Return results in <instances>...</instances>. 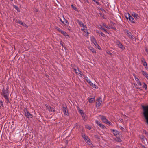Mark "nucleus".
I'll return each instance as SVG.
<instances>
[{
	"instance_id": "f257e3e1",
	"label": "nucleus",
	"mask_w": 148,
	"mask_h": 148,
	"mask_svg": "<svg viewBox=\"0 0 148 148\" xmlns=\"http://www.w3.org/2000/svg\"><path fill=\"white\" fill-rule=\"evenodd\" d=\"M143 108V114L145 120V122L148 125V105H142Z\"/></svg>"
},
{
	"instance_id": "f03ea898",
	"label": "nucleus",
	"mask_w": 148,
	"mask_h": 148,
	"mask_svg": "<svg viewBox=\"0 0 148 148\" xmlns=\"http://www.w3.org/2000/svg\"><path fill=\"white\" fill-rule=\"evenodd\" d=\"M61 107L62 108V110L63 112L64 115L66 116H68L69 113L66 105L65 104H62V105Z\"/></svg>"
},
{
	"instance_id": "7ed1b4c3",
	"label": "nucleus",
	"mask_w": 148,
	"mask_h": 148,
	"mask_svg": "<svg viewBox=\"0 0 148 148\" xmlns=\"http://www.w3.org/2000/svg\"><path fill=\"white\" fill-rule=\"evenodd\" d=\"M2 92L1 93V95L4 97L5 98V96L8 97L9 94L8 89H7L6 90L5 88H3L2 90Z\"/></svg>"
},
{
	"instance_id": "20e7f679",
	"label": "nucleus",
	"mask_w": 148,
	"mask_h": 148,
	"mask_svg": "<svg viewBox=\"0 0 148 148\" xmlns=\"http://www.w3.org/2000/svg\"><path fill=\"white\" fill-rule=\"evenodd\" d=\"M24 112L25 116L28 118H32V115L29 113V112L27 110V109L26 108L24 110Z\"/></svg>"
},
{
	"instance_id": "39448f33",
	"label": "nucleus",
	"mask_w": 148,
	"mask_h": 148,
	"mask_svg": "<svg viewBox=\"0 0 148 148\" xmlns=\"http://www.w3.org/2000/svg\"><path fill=\"white\" fill-rule=\"evenodd\" d=\"M45 106L49 111L53 112L55 111L53 107H51L49 105L47 104H45Z\"/></svg>"
},
{
	"instance_id": "423d86ee",
	"label": "nucleus",
	"mask_w": 148,
	"mask_h": 148,
	"mask_svg": "<svg viewBox=\"0 0 148 148\" xmlns=\"http://www.w3.org/2000/svg\"><path fill=\"white\" fill-rule=\"evenodd\" d=\"M102 102L101 98L99 97L97 100H96V106H97L99 107Z\"/></svg>"
},
{
	"instance_id": "0eeeda50",
	"label": "nucleus",
	"mask_w": 148,
	"mask_h": 148,
	"mask_svg": "<svg viewBox=\"0 0 148 148\" xmlns=\"http://www.w3.org/2000/svg\"><path fill=\"white\" fill-rule=\"evenodd\" d=\"M99 116L101 117V119L102 121L105 123H107V122L108 121V120L106 118L105 116L102 115H100Z\"/></svg>"
},
{
	"instance_id": "6e6552de",
	"label": "nucleus",
	"mask_w": 148,
	"mask_h": 148,
	"mask_svg": "<svg viewBox=\"0 0 148 148\" xmlns=\"http://www.w3.org/2000/svg\"><path fill=\"white\" fill-rule=\"evenodd\" d=\"M82 136L85 141L88 142L90 140L88 137L85 134L82 133Z\"/></svg>"
},
{
	"instance_id": "1a4fd4ad",
	"label": "nucleus",
	"mask_w": 148,
	"mask_h": 148,
	"mask_svg": "<svg viewBox=\"0 0 148 148\" xmlns=\"http://www.w3.org/2000/svg\"><path fill=\"white\" fill-rule=\"evenodd\" d=\"M91 41L96 46H99L97 42L96 39L94 37H93L92 38Z\"/></svg>"
},
{
	"instance_id": "9d476101",
	"label": "nucleus",
	"mask_w": 148,
	"mask_h": 148,
	"mask_svg": "<svg viewBox=\"0 0 148 148\" xmlns=\"http://www.w3.org/2000/svg\"><path fill=\"white\" fill-rule=\"evenodd\" d=\"M96 123L99 125L100 127L102 128L103 129H104V128H106V127L103 125L100 122H99V121H96Z\"/></svg>"
},
{
	"instance_id": "9b49d317",
	"label": "nucleus",
	"mask_w": 148,
	"mask_h": 148,
	"mask_svg": "<svg viewBox=\"0 0 148 148\" xmlns=\"http://www.w3.org/2000/svg\"><path fill=\"white\" fill-rule=\"evenodd\" d=\"M128 18L130 21L132 23H135V21L133 18L129 14H128Z\"/></svg>"
},
{
	"instance_id": "f8f14e48",
	"label": "nucleus",
	"mask_w": 148,
	"mask_h": 148,
	"mask_svg": "<svg viewBox=\"0 0 148 148\" xmlns=\"http://www.w3.org/2000/svg\"><path fill=\"white\" fill-rule=\"evenodd\" d=\"M63 23H62L63 24L66 25V26H68L69 25V23L68 21L67 20H66L64 18V16H63Z\"/></svg>"
},
{
	"instance_id": "ddd939ff",
	"label": "nucleus",
	"mask_w": 148,
	"mask_h": 148,
	"mask_svg": "<svg viewBox=\"0 0 148 148\" xmlns=\"http://www.w3.org/2000/svg\"><path fill=\"white\" fill-rule=\"evenodd\" d=\"M141 61L143 63V66H147V63L146 62L144 58L143 57L141 58Z\"/></svg>"
},
{
	"instance_id": "4468645a",
	"label": "nucleus",
	"mask_w": 148,
	"mask_h": 148,
	"mask_svg": "<svg viewBox=\"0 0 148 148\" xmlns=\"http://www.w3.org/2000/svg\"><path fill=\"white\" fill-rule=\"evenodd\" d=\"M134 75L135 76L134 77L135 78V79L136 81L137 82V83L140 86H141L142 85V84L141 83L140 81L139 80V79H138V78L136 77V76H135V75Z\"/></svg>"
},
{
	"instance_id": "2eb2a0df",
	"label": "nucleus",
	"mask_w": 148,
	"mask_h": 148,
	"mask_svg": "<svg viewBox=\"0 0 148 148\" xmlns=\"http://www.w3.org/2000/svg\"><path fill=\"white\" fill-rule=\"evenodd\" d=\"M141 72L142 73L143 75L147 79L148 78V74L146 72L144 71L143 70H142Z\"/></svg>"
},
{
	"instance_id": "dca6fc26",
	"label": "nucleus",
	"mask_w": 148,
	"mask_h": 148,
	"mask_svg": "<svg viewBox=\"0 0 148 148\" xmlns=\"http://www.w3.org/2000/svg\"><path fill=\"white\" fill-rule=\"evenodd\" d=\"M95 97L89 98L88 99V101L89 103H92L93 102L95 101Z\"/></svg>"
},
{
	"instance_id": "f3484780",
	"label": "nucleus",
	"mask_w": 148,
	"mask_h": 148,
	"mask_svg": "<svg viewBox=\"0 0 148 148\" xmlns=\"http://www.w3.org/2000/svg\"><path fill=\"white\" fill-rule=\"evenodd\" d=\"M132 15L136 19H138L139 18L138 15L136 13H134V14H132Z\"/></svg>"
},
{
	"instance_id": "a211bd4d",
	"label": "nucleus",
	"mask_w": 148,
	"mask_h": 148,
	"mask_svg": "<svg viewBox=\"0 0 148 148\" xmlns=\"http://www.w3.org/2000/svg\"><path fill=\"white\" fill-rule=\"evenodd\" d=\"M140 138L141 139L143 143H145V137L143 135H141L140 137Z\"/></svg>"
},
{
	"instance_id": "6ab92c4d",
	"label": "nucleus",
	"mask_w": 148,
	"mask_h": 148,
	"mask_svg": "<svg viewBox=\"0 0 148 148\" xmlns=\"http://www.w3.org/2000/svg\"><path fill=\"white\" fill-rule=\"evenodd\" d=\"M88 49H89L93 53H94L96 52L95 49L92 47H89Z\"/></svg>"
},
{
	"instance_id": "aec40b11",
	"label": "nucleus",
	"mask_w": 148,
	"mask_h": 148,
	"mask_svg": "<svg viewBox=\"0 0 148 148\" xmlns=\"http://www.w3.org/2000/svg\"><path fill=\"white\" fill-rule=\"evenodd\" d=\"M118 47L121 49L122 50H124L125 49V47L121 43H120L118 45Z\"/></svg>"
},
{
	"instance_id": "412c9836",
	"label": "nucleus",
	"mask_w": 148,
	"mask_h": 148,
	"mask_svg": "<svg viewBox=\"0 0 148 148\" xmlns=\"http://www.w3.org/2000/svg\"><path fill=\"white\" fill-rule=\"evenodd\" d=\"M60 32L62 34L64 35L65 36H69V35L68 34H67V33L65 32L62 30H61Z\"/></svg>"
},
{
	"instance_id": "4be33fe9",
	"label": "nucleus",
	"mask_w": 148,
	"mask_h": 148,
	"mask_svg": "<svg viewBox=\"0 0 148 148\" xmlns=\"http://www.w3.org/2000/svg\"><path fill=\"white\" fill-rule=\"evenodd\" d=\"M77 22L79 24L81 27H82L84 24L83 23L82 21H80L79 20L77 19L76 20Z\"/></svg>"
},
{
	"instance_id": "5701e85b",
	"label": "nucleus",
	"mask_w": 148,
	"mask_h": 148,
	"mask_svg": "<svg viewBox=\"0 0 148 148\" xmlns=\"http://www.w3.org/2000/svg\"><path fill=\"white\" fill-rule=\"evenodd\" d=\"M5 98H4L6 100V103L7 104H8V103H10L8 97H6V96H5Z\"/></svg>"
},
{
	"instance_id": "b1692460",
	"label": "nucleus",
	"mask_w": 148,
	"mask_h": 148,
	"mask_svg": "<svg viewBox=\"0 0 148 148\" xmlns=\"http://www.w3.org/2000/svg\"><path fill=\"white\" fill-rule=\"evenodd\" d=\"M17 23L24 26H27L25 23H23L21 21H19Z\"/></svg>"
},
{
	"instance_id": "393cba45",
	"label": "nucleus",
	"mask_w": 148,
	"mask_h": 148,
	"mask_svg": "<svg viewBox=\"0 0 148 148\" xmlns=\"http://www.w3.org/2000/svg\"><path fill=\"white\" fill-rule=\"evenodd\" d=\"M115 141H116L119 142H121V141H122V140L120 139V138H119V137H116V138L115 139Z\"/></svg>"
},
{
	"instance_id": "a878e982",
	"label": "nucleus",
	"mask_w": 148,
	"mask_h": 148,
	"mask_svg": "<svg viewBox=\"0 0 148 148\" xmlns=\"http://www.w3.org/2000/svg\"><path fill=\"white\" fill-rule=\"evenodd\" d=\"M126 33L128 34V36L130 38V37L132 35L131 33L128 30H127L126 31Z\"/></svg>"
},
{
	"instance_id": "bb28decb",
	"label": "nucleus",
	"mask_w": 148,
	"mask_h": 148,
	"mask_svg": "<svg viewBox=\"0 0 148 148\" xmlns=\"http://www.w3.org/2000/svg\"><path fill=\"white\" fill-rule=\"evenodd\" d=\"M143 87H142L144 88L145 90H147V84L144 82L143 83Z\"/></svg>"
},
{
	"instance_id": "cd10ccee",
	"label": "nucleus",
	"mask_w": 148,
	"mask_h": 148,
	"mask_svg": "<svg viewBox=\"0 0 148 148\" xmlns=\"http://www.w3.org/2000/svg\"><path fill=\"white\" fill-rule=\"evenodd\" d=\"M114 42L118 46L120 44V43H121V42H120L118 40H116L115 41H114Z\"/></svg>"
},
{
	"instance_id": "c85d7f7f",
	"label": "nucleus",
	"mask_w": 148,
	"mask_h": 148,
	"mask_svg": "<svg viewBox=\"0 0 148 148\" xmlns=\"http://www.w3.org/2000/svg\"><path fill=\"white\" fill-rule=\"evenodd\" d=\"M13 6L14 8L16 10L18 11V12H19L20 11L18 7H17V6H16L15 5H13Z\"/></svg>"
},
{
	"instance_id": "c756f323",
	"label": "nucleus",
	"mask_w": 148,
	"mask_h": 148,
	"mask_svg": "<svg viewBox=\"0 0 148 148\" xmlns=\"http://www.w3.org/2000/svg\"><path fill=\"white\" fill-rule=\"evenodd\" d=\"M90 85L92 86L93 88H96V85L95 84H93L92 82L90 84Z\"/></svg>"
},
{
	"instance_id": "7c9ffc66",
	"label": "nucleus",
	"mask_w": 148,
	"mask_h": 148,
	"mask_svg": "<svg viewBox=\"0 0 148 148\" xmlns=\"http://www.w3.org/2000/svg\"><path fill=\"white\" fill-rule=\"evenodd\" d=\"M113 133L114 134V135L115 136L119 135V132H118L116 130V131L114 132Z\"/></svg>"
},
{
	"instance_id": "2f4dec72",
	"label": "nucleus",
	"mask_w": 148,
	"mask_h": 148,
	"mask_svg": "<svg viewBox=\"0 0 148 148\" xmlns=\"http://www.w3.org/2000/svg\"><path fill=\"white\" fill-rule=\"evenodd\" d=\"M78 71V75L79 76H82V72L80 71L79 70H77Z\"/></svg>"
},
{
	"instance_id": "473e14b6",
	"label": "nucleus",
	"mask_w": 148,
	"mask_h": 148,
	"mask_svg": "<svg viewBox=\"0 0 148 148\" xmlns=\"http://www.w3.org/2000/svg\"><path fill=\"white\" fill-rule=\"evenodd\" d=\"M99 15L101 16L104 19H105L106 18H105L104 15L103 14H102L101 13H99Z\"/></svg>"
},
{
	"instance_id": "72a5a7b5",
	"label": "nucleus",
	"mask_w": 148,
	"mask_h": 148,
	"mask_svg": "<svg viewBox=\"0 0 148 148\" xmlns=\"http://www.w3.org/2000/svg\"><path fill=\"white\" fill-rule=\"evenodd\" d=\"M55 29L58 30L59 32H60L61 29L58 27L57 26H56L55 27Z\"/></svg>"
},
{
	"instance_id": "f704fd0d",
	"label": "nucleus",
	"mask_w": 148,
	"mask_h": 148,
	"mask_svg": "<svg viewBox=\"0 0 148 148\" xmlns=\"http://www.w3.org/2000/svg\"><path fill=\"white\" fill-rule=\"evenodd\" d=\"M71 7L72 8H73L74 10H75V11L77 10V9L76 7H75L73 4L71 5Z\"/></svg>"
},
{
	"instance_id": "c9c22d12",
	"label": "nucleus",
	"mask_w": 148,
	"mask_h": 148,
	"mask_svg": "<svg viewBox=\"0 0 148 148\" xmlns=\"http://www.w3.org/2000/svg\"><path fill=\"white\" fill-rule=\"evenodd\" d=\"M86 127L89 130H90L91 129V127L88 125H86Z\"/></svg>"
},
{
	"instance_id": "e433bc0d",
	"label": "nucleus",
	"mask_w": 148,
	"mask_h": 148,
	"mask_svg": "<svg viewBox=\"0 0 148 148\" xmlns=\"http://www.w3.org/2000/svg\"><path fill=\"white\" fill-rule=\"evenodd\" d=\"M100 28L102 30H103L106 33L107 32V30L104 28H103L101 26Z\"/></svg>"
},
{
	"instance_id": "4c0bfd02",
	"label": "nucleus",
	"mask_w": 148,
	"mask_h": 148,
	"mask_svg": "<svg viewBox=\"0 0 148 148\" xmlns=\"http://www.w3.org/2000/svg\"><path fill=\"white\" fill-rule=\"evenodd\" d=\"M102 25L103 26H104L106 28H107V29H109V28L108 27L107 25H106V24L105 23H103V24Z\"/></svg>"
},
{
	"instance_id": "58836bf2",
	"label": "nucleus",
	"mask_w": 148,
	"mask_h": 148,
	"mask_svg": "<svg viewBox=\"0 0 148 148\" xmlns=\"http://www.w3.org/2000/svg\"><path fill=\"white\" fill-rule=\"evenodd\" d=\"M106 124H107L109 125H112V123L109 121H108L107 123H106Z\"/></svg>"
},
{
	"instance_id": "ea45409f",
	"label": "nucleus",
	"mask_w": 148,
	"mask_h": 148,
	"mask_svg": "<svg viewBox=\"0 0 148 148\" xmlns=\"http://www.w3.org/2000/svg\"><path fill=\"white\" fill-rule=\"evenodd\" d=\"M99 34H100L101 35V36H102L103 37H105V35L104 34H103V33H102V32H100V33H99Z\"/></svg>"
},
{
	"instance_id": "a19ab883",
	"label": "nucleus",
	"mask_w": 148,
	"mask_h": 148,
	"mask_svg": "<svg viewBox=\"0 0 148 148\" xmlns=\"http://www.w3.org/2000/svg\"><path fill=\"white\" fill-rule=\"evenodd\" d=\"M81 115L82 116V117L83 119H84L85 117V114L84 113L82 114H81Z\"/></svg>"
},
{
	"instance_id": "79ce46f5",
	"label": "nucleus",
	"mask_w": 148,
	"mask_h": 148,
	"mask_svg": "<svg viewBox=\"0 0 148 148\" xmlns=\"http://www.w3.org/2000/svg\"><path fill=\"white\" fill-rule=\"evenodd\" d=\"M92 1H94V2L95 3H96L98 5H100L99 3V2H98V1H96V0H92Z\"/></svg>"
},
{
	"instance_id": "37998d69",
	"label": "nucleus",
	"mask_w": 148,
	"mask_h": 148,
	"mask_svg": "<svg viewBox=\"0 0 148 148\" xmlns=\"http://www.w3.org/2000/svg\"><path fill=\"white\" fill-rule=\"evenodd\" d=\"M85 33H87V35H88L89 33L88 32V31L87 29L85 30V31H84Z\"/></svg>"
},
{
	"instance_id": "c03bdc74",
	"label": "nucleus",
	"mask_w": 148,
	"mask_h": 148,
	"mask_svg": "<svg viewBox=\"0 0 148 148\" xmlns=\"http://www.w3.org/2000/svg\"><path fill=\"white\" fill-rule=\"evenodd\" d=\"M3 102L1 101H0V105L1 106H2L3 107Z\"/></svg>"
},
{
	"instance_id": "a18cd8bd",
	"label": "nucleus",
	"mask_w": 148,
	"mask_h": 148,
	"mask_svg": "<svg viewBox=\"0 0 148 148\" xmlns=\"http://www.w3.org/2000/svg\"><path fill=\"white\" fill-rule=\"evenodd\" d=\"M100 10L101 11H102V12H104L105 13H106V11L105 10H104V9H102V8H101L100 9Z\"/></svg>"
},
{
	"instance_id": "49530a36",
	"label": "nucleus",
	"mask_w": 148,
	"mask_h": 148,
	"mask_svg": "<svg viewBox=\"0 0 148 148\" xmlns=\"http://www.w3.org/2000/svg\"><path fill=\"white\" fill-rule=\"evenodd\" d=\"M143 132L145 133L146 135H148V133L145 130H143Z\"/></svg>"
},
{
	"instance_id": "de8ad7c7",
	"label": "nucleus",
	"mask_w": 148,
	"mask_h": 148,
	"mask_svg": "<svg viewBox=\"0 0 148 148\" xmlns=\"http://www.w3.org/2000/svg\"><path fill=\"white\" fill-rule=\"evenodd\" d=\"M87 81V82H88V83H89L90 84H91V83L92 82L90 80H87L86 79Z\"/></svg>"
},
{
	"instance_id": "09e8293b",
	"label": "nucleus",
	"mask_w": 148,
	"mask_h": 148,
	"mask_svg": "<svg viewBox=\"0 0 148 148\" xmlns=\"http://www.w3.org/2000/svg\"><path fill=\"white\" fill-rule=\"evenodd\" d=\"M95 136L97 138L99 139V137L98 136H97V135H95Z\"/></svg>"
},
{
	"instance_id": "8fccbe9b",
	"label": "nucleus",
	"mask_w": 148,
	"mask_h": 148,
	"mask_svg": "<svg viewBox=\"0 0 148 148\" xmlns=\"http://www.w3.org/2000/svg\"><path fill=\"white\" fill-rule=\"evenodd\" d=\"M82 27H83L84 28H87L86 26V25H84V24H83Z\"/></svg>"
},
{
	"instance_id": "3c124183",
	"label": "nucleus",
	"mask_w": 148,
	"mask_h": 148,
	"mask_svg": "<svg viewBox=\"0 0 148 148\" xmlns=\"http://www.w3.org/2000/svg\"><path fill=\"white\" fill-rule=\"evenodd\" d=\"M62 41H61L60 43V44L61 45H62V47H64V45H63V44L62 43Z\"/></svg>"
},
{
	"instance_id": "603ef678",
	"label": "nucleus",
	"mask_w": 148,
	"mask_h": 148,
	"mask_svg": "<svg viewBox=\"0 0 148 148\" xmlns=\"http://www.w3.org/2000/svg\"><path fill=\"white\" fill-rule=\"evenodd\" d=\"M130 38H131V39H132V40H133L134 39V38H133V36H132V35L131 36H130Z\"/></svg>"
},
{
	"instance_id": "864d4df0",
	"label": "nucleus",
	"mask_w": 148,
	"mask_h": 148,
	"mask_svg": "<svg viewBox=\"0 0 148 148\" xmlns=\"http://www.w3.org/2000/svg\"><path fill=\"white\" fill-rule=\"evenodd\" d=\"M79 112H80V113L81 114H82L83 113V111L82 110H79Z\"/></svg>"
},
{
	"instance_id": "5fc2aeb1",
	"label": "nucleus",
	"mask_w": 148,
	"mask_h": 148,
	"mask_svg": "<svg viewBox=\"0 0 148 148\" xmlns=\"http://www.w3.org/2000/svg\"><path fill=\"white\" fill-rule=\"evenodd\" d=\"M74 70H75V72L77 74L78 72H77V70L76 69H74Z\"/></svg>"
},
{
	"instance_id": "6e6d98bb",
	"label": "nucleus",
	"mask_w": 148,
	"mask_h": 148,
	"mask_svg": "<svg viewBox=\"0 0 148 148\" xmlns=\"http://www.w3.org/2000/svg\"><path fill=\"white\" fill-rule=\"evenodd\" d=\"M145 50L147 53L148 52V50L147 48H145Z\"/></svg>"
},
{
	"instance_id": "4d7b16f0",
	"label": "nucleus",
	"mask_w": 148,
	"mask_h": 148,
	"mask_svg": "<svg viewBox=\"0 0 148 148\" xmlns=\"http://www.w3.org/2000/svg\"><path fill=\"white\" fill-rule=\"evenodd\" d=\"M60 21L62 23H63V21L62 20V19L60 18H59Z\"/></svg>"
},
{
	"instance_id": "13d9d810",
	"label": "nucleus",
	"mask_w": 148,
	"mask_h": 148,
	"mask_svg": "<svg viewBox=\"0 0 148 148\" xmlns=\"http://www.w3.org/2000/svg\"><path fill=\"white\" fill-rule=\"evenodd\" d=\"M111 28L112 29L114 30H116V29L115 27H111Z\"/></svg>"
},
{
	"instance_id": "bf43d9fd",
	"label": "nucleus",
	"mask_w": 148,
	"mask_h": 148,
	"mask_svg": "<svg viewBox=\"0 0 148 148\" xmlns=\"http://www.w3.org/2000/svg\"><path fill=\"white\" fill-rule=\"evenodd\" d=\"M141 146L142 147H143V148H147V147H145V146L143 145H141Z\"/></svg>"
},
{
	"instance_id": "052dcab7",
	"label": "nucleus",
	"mask_w": 148,
	"mask_h": 148,
	"mask_svg": "<svg viewBox=\"0 0 148 148\" xmlns=\"http://www.w3.org/2000/svg\"><path fill=\"white\" fill-rule=\"evenodd\" d=\"M111 130L112 131V132H113V133L116 130H112V129H111Z\"/></svg>"
},
{
	"instance_id": "680f3d73",
	"label": "nucleus",
	"mask_w": 148,
	"mask_h": 148,
	"mask_svg": "<svg viewBox=\"0 0 148 148\" xmlns=\"http://www.w3.org/2000/svg\"><path fill=\"white\" fill-rule=\"evenodd\" d=\"M108 54L110 55H111L112 54V53H110V52H109V53H108Z\"/></svg>"
},
{
	"instance_id": "e2e57ef3",
	"label": "nucleus",
	"mask_w": 148,
	"mask_h": 148,
	"mask_svg": "<svg viewBox=\"0 0 148 148\" xmlns=\"http://www.w3.org/2000/svg\"><path fill=\"white\" fill-rule=\"evenodd\" d=\"M100 32H99L98 31H96V32H97V33H99H99H100Z\"/></svg>"
},
{
	"instance_id": "0e129e2a",
	"label": "nucleus",
	"mask_w": 148,
	"mask_h": 148,
	"mask_svg": "<svg viewBox=\"0 0 148 148\" xmlns=\"http://www.w3.org/2000/svg\"><path fill=\"white\" fill-rule=\"evenodd\" d=\"M81 30H82V31L84 30H85V29H81Z\"/></svg>"
},
{
	"instance_id": "69168bd1",
	"label": "nucleus",
	"mask_w": 148,
	"mask_h": 148,
	"mask_svg": "<svg viewBox=\"0 0 148 148\" xmlns=\"http://www.w3.org/2000/svg\"><path fill=\"white\" fill-rule=\"evenodd\" d=\"M136 88L137 89H140V88H139V87H136Z\"/></svg>"
},
{
	"instance_id": "338daca9",
	"label": "nucleus",
	"mask_w": 148,
	"mask_h": 148,
	"mask_svg": "<svg viewBox=\"0 0 148 148\" xmlns=\"http://www.w3.org/2000/svg\"><path fill=\"white\" fill-rule=\"evenodd\" d=\"M125 17H126V18L127 19H128V16H125Z\"/></svg>"
},
{
	"instance_id": "774afa93",
	"label": "nucleus",
	"mask_w": 148,
	"mask_h": 148,
	"mask_svg": "<svg viewBox=\"0 0 148 148\" xmlns=\"http://www.w3.org/2000/svg\"><path fill=\"white\" fill-rule=\"evenodd\" d=\"M121 129L122 130L124 129V128L123 127H121Z\"/></svg>"
}]
</instances>
